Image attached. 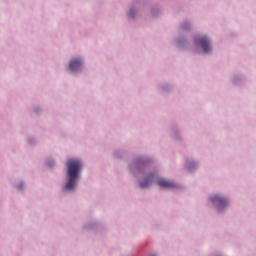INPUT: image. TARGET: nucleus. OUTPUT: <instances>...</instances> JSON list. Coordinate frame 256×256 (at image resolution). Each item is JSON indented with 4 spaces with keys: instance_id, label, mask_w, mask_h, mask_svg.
I'll list each match as a JSON object with an SVG mask.
<instances>
[{
    "instance_id": "obj_1",
    "label": "nucleus",
    "mask_w": 256,
    "mask_h": 256,
    "mask_svg": "<svg viewBox=\"0 0 256 256\" xmlns=\"http://www.w3.org/2000/svg\"><path fill=\"white\" fill-rule=\"evenodd\" d=\"M67 169L69 180L65 185V189L71 191V189H74L75 184L77 183L79 173H81V169H83V163L79 159L71 158L67 162Z\"/></svg>"
},
{
    "instance_id": "obj_2",
    "label": "nucleus",
    "mask_w": 256,
    "mask_h": 256,
    "mask_svg": "<svg viewBox=\"0 0 256 256\" xmlns=\"http://www.w3.org/2000/svg\"><path fill=\"white\" fill-rule=\"evenodd\" d=\"M210 199L214 205H218V209H223V207H227V205L229 204L227 199L222 198L219 195H215V196L211 197Z\"/></svg>"
},
{
    "instance_id": "obj_3",
    "label": "nucleus",
    "mask_w": 256,
    "mask_h": 256,
    "mask_svg": "<svg viewBox=\"0 0 256 256\" xmlns=\"http://www.w3.org/2000/svg\"><path fill=\"white\" fill-rule=\"evenodd\" d=\"M196 43H200L204 53H211V42L209 41V38L202 37L199 40L196 39Z\"/></svg>"
},
{
    "instance_id": "obj_4",
    "label": "nucleus",
    "mask_w": 256,
    "mask_h": 256,
    "mask_svg": "<svg viewBox=\"0 0 256 256\" xmlns=\"http://www.w3.org/2000/svg\"><path fill=\"white\" fill-rule=\"evenodd\" d=\"M157 184L163 189H176L177 187V184H175V182L163 178L159 179Z\"/></svg>"
},
{
    "instance_id": "obj_5",
    "label": "nucleus",
    "mask_w": 256,
    "mask_h": 256,
    "mask_svg": "<svg viewBox=\"0 0 256 256\" xmlns=\"http://www.w3.org/2000/svg\"><path fill=\"white\" fill-rule=\"evenodd\" d=\"M83 62L81 60H72L69 64L70 71H79Z\"/></svg>"
},
{
    "instance_id": "obj_6",
    "label": "nucleus",
    "mask_w": 256,
    "mask_h": 256,
    "mask_svg": "<svg viewBox=\"0 0 256 256\" xmlns=\"http://www.w3.org/2000/svg\"><path fill=\"white\" fill-rule=\"evenodd\" d=\"M151 181H153V174H150L145 181L140 183V187L145 188V187H149V185H151Z\"/></svg>"
},
{
    "instance_id": "obj_7",
    "label": "nucleus",
    "mask_w": 256,
    "mask_h": 256,
    "mask_svg": "<svg viewBox=\"0 0 256 256\" xmlns=\"http://www.w3.org/2000/svg\"><path fill=\"white\" fill-rule=\"evenodd\" d=\"M129 17H135V10L131 9L129 11Z\"/></svg>"
}]
</instances>
